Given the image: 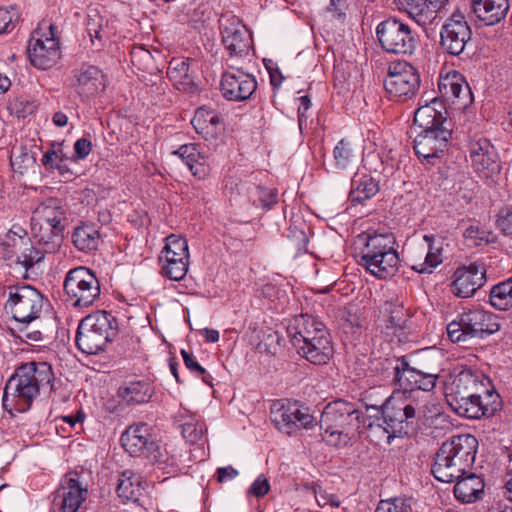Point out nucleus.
<instances>
[{"mask_svg": "<svg viewBox=\"0 0 512 512\" xmlns=\"http://www.w3.org/2000/svg\"><path fill=\"white\" fill-rule=\"evenodd\" d=\"M189 58L173 57L168 65L167 74L175 84L182 85L184 88L192 84V78L189 75Z\"/></svg>", "mask_w": 512, "mask_h": 512, "instance_id": "nucleus-45", "label": "nucleus"}, {"mask_svg": "<svg viewBox=\"0 0 512 512\" xmlns=\"http://www.w3.org/2000/svg\"><path fill=\"white\" fill-rule=\"evenodd\" d=\"M186 410L179 411L175 416L176 420L181 423L182 436L187 442L194 444L203 438L206 427L201 422L184 421Z\"/></svg>", "mask_w": 512, "mask_h": 512, "instance_id": "nucleus-46", "label": "nucleus"}, {"mask_svg": "<svg viewBox=\"0 0 512 512\" xmlns=\"http://www.w3.org/2000/svg\"><path fill=\"white\" fill-rule=\"evenodd\" d=\"M144 458L156 464L164 473L174 474L178 471L176 457L171 455L165 447L162 448L157 441H155V447L149 449Z\"/></svg>", "mask_w": 512, "mask_h": 512, "instance_id": "nucleus-43", "label": "nucleus"}, {"mask_svg": "<svg viewBox=\"0 0 512 512\" xmlns=\"http://www.w3.org/2000/svg\"><path fill=\"white\" fill-rule=\"evenodd\" d=\"M191 124L204 139H214L221 130V117L215 110L200 107L195 111Z\"/></svg>", "mask_w": 512, "mask_h": 512, "instance_id": "nucleus-33", "label": "nucleus"}, {"mask_svg": "<svg viewBox=\"0 0 512 512\" xmlns=\"http://www.w3.org/2000/svg\"><path fill=\"white\" fill-rule=\"evenodd\" d=\"M65 219V211L59 205L57 200L49 199L39 204L33 211L31 224L44 226H64L62 221Z\"/></svg>", "mask_w": 512, "mask_h": 512, "instance_id": "nucleus-35", "label": "nucleus"}, {"mask_svg": "<svg viewBox=\"0 0 512 512\" xmlns=\"http://www.w3.org/2000/svg\"><path fill=\"white\" fill-rule=\"evenodd\" d=\"M376 411V421L373 427L382 429L387 438L396 434H408L418 427L416 402L388 398L381 407H372Z\"/></svg>", "mask_w": 512, "mask_h": 512, "instance_id": "nucleus-6", "label": "nucleus"}, {"mask_svg": "<svg viewBox=\"0 0 512 512\" xmlns=\"http://www.w3.org/2000/svg\"><path fill=\"white\" fill-rule=\"evenodd\" d=\"M490 391H495V389L489 378L484 377L477 382V385H472L466 388L465 390H462L455 396H451L450 398H448L447 403H454V401L459 403V401H462L470 397H472L473 399H476L477 396L485 397V394L489 393Z\"/></svg>", "mask_w": 512, "mask_h": 512, "instance_id": "nucleus-47", "label": "nucleus"}, {"mask_svg": "<svg viewBox=\"0 0 512 512\" xmlns=\"http://www.w3.org/2000/svg\"><path fill=\"white\" fill-rule=\"evenodd\" d=\"M298 353L313 364L323 365L326 364L333 356V346L330 336L312 338V341L300 344L295 347Z\"/></svg>", "mask_w": 512, "mask_h": 512, "instance_id": "nucleus-29", "label": "nucleus"}, {"mask_svg": "<svg viewBox=\"0 0 512 512\" xmlns=\"http://www.w3.org/2000/svg\"><path fill=\"white\" fill-rule=\"evenodd\" d=\"M335 166L346 169L355 160L356 154L350 141L341 139L333 150Z\"/></svg>", "mask_w": 512, "mask_h": 512, "instance_id": "nucleus-48", "label": "nucleus"}, {"mask_svg": "<svg viewBox=\"0 0 512 512\" xmlns=\"http://www.w3.org/2000/svg\"><path fill=\"white\" fill-rule=\"evenodd\" d=\"M500 330L498 316L483 309L462 312L457 320L447 325V334L452 342H466L473 338L483 339Z\"/></svg>", "mask_w": 512, "mask_h": 512, "instance_id": "nucleus-7", "label": "nucleus"}, {"mask_svg": "<svg viewBox=\"0 0 512 512\" xmlns=\"http://www.w3.org/2000/svg\"><path fill=\"white\" fill-rule=\"evenodd\" d=\"M17 337L30 345L43 340V334L40 330H33L29 327V324H23L22 327L18 328Z\"/></svg>", "mask_w": 512, "mask_h": 512, "instance_id": "nucleus-56", "label": "nucleus"}, {"mask_svg": "<svg viewBox=\"0 0 512 512\" xmlns=\"http://www.w3.org/2000/svg\"><path fill=\"white\" fill-rule=\"evenodd\" d=\"M21 245L16 254V264L25 269L30 270L36 264L42 262L47 252L40 246H36L30 239H20Z\"/></svg>", "mask_w": 512, "mask_h": 512, "instance_id": "nucleus-39", "label": "nucleus"}, {"mask_svg": "<svg viewBox=\"0 0 512 512\" xmlns=\"http://www.w3.org/2000/svg\"><path fill=\"white\" fill-rule=\"evenodd\" d=\"M51 366L46 362H28L18 367L6 382L2 405L12 412L27 411L39 394L40 388L49 385L53 379Z\"/></svg>", "mask_w": 512, "mask_h": 512, "instance_id": "nucleus-2", "label": "nucleus"}, {"mask_svg": "<svg viewBox=\"0 0 512 512\" xmlns=\"http://www.w3.org/2000/svg\"><path fill=\"white\" fill-rule=\"evenodd\" d=\"M63 289L66 300L75 308H88L100 298V282L96 274L85 266L69 270Z\"/></svg>", "mask_w": 512, "mask_h": 512, "instance_id": "nucleus-8", "label": "nucleus"}, {"mask_svg": "<svg viewBox=\"0 0 512 512\" xmlns=\"http://www.w3.org/2000/svg\"><path fill=\"white\" fill-rule=\"evenodd\" d=\"M199 152V146L191 143L180 146L173 154L178 155L191 170V165H195L196 159H202L199 157Z\"/></svg>", "mask_w": 512, "mask_h": 512, "instance_id": "nucleus-52", "label": "nucleus"}, {"mask_svg": "<svg viewBox=\"0 0 512 512\" xmlns=\"http://www.w3.org/2000/svg\"><path fill=\"white\" fill-rule=\"evenodd\" d=\"M270 419L275 427L287 435L295 434L300 429H311L317 425L316 418L309 409L299 402H277L270 410Z\"/></svg>", "mask_w": 512, "mask_h": 512, "instance_id": "nucleus-13", "label": "nucleus"}, {"mask_svg": "<svg viewBox=\"0 0 512 512\" xmlns=\"http://www.w3.org/2000/svg\"><path fill=\"white\" fill-rule=\"evenodd\" d=\"M38 28L29 40L27 53L31 65L47 70L53 67L61 57L59 39L55 35V26L47 25L48 33H41Z\"/></svg>", "mask_w": 512, "mask_h": 512, "instance_id": "nucleus-15", "label": "nucleus"}, {"mask_svg": "<svg viewBox=\"0 0 512 512\" xmlns=\"http://www.w3.org/2000/svg\"><path fill=\"white\" fill-rule=\"evenodd\" d=\"M43 300V295L30 285L10 287L5 308L11 312L15 321L30 324L39 318Z\"/></svg>", "mask_w": 512, "mask_h": 512, "instance_id": "nucleus-11", "label": "nucleus"}, {"mask_svg": "<svg viewBox=\"0 0 512 512\" xmlns=\"http://www.w3.org/2000/svg\"><path fill=\"white\" fill-rule=\"evenodd\" d=\"M64 226H44L31 224V234L36 244L44 249V252L55 253L63 242Z\"/></svg>", "mask_w": 512, "mask_h": 512, "instance_id": "nucleus-34", "label": "nucleus"}, {"mask_svg": "<svg viewBox=\"0 0 512 512\" xmlns=\"http://www.w3.org/2000/svg\"><path fill=\"white\" fill-rule=\"evenodd\" d=\"M88 494V487L80 481L79 474L71 471L65 474L53 493L50 512H77Z\"/></svg>", "mask_w": 512, "mask_h": 512, "instance_id": "nucleus-16", "label": "nucleus"}, {"mask_svg": "<svg viewBox=\"0 0 512 512\" xmlns=\"http://www.w3.org/2000/svg\"><path fill=\"white\" fill-rule=\"evenodd\" d=\"M163 274L171 280L180 281L182 280L188 271V259L179 258H168L167 263L162 262Z\"/></svg>", "mask_w": 512, "mask_h": 512, "instance_id": "nucleus-49", "label": "nucleus"}, {"mask_svg": "<svg viewBox=\"0 0 512 512\" xmlns=\"http://www.w3.org/2000/svg\"><path fill=\"white\" fill-rule=\"evenodd\" d=\"M307 488L314 494L318 506L325 507L327 505H331L332 507H338L340 505V501L337 496L334 494H328L319 484L311 483L307 485Z\"/></svg>", "mask_w": 512, "mask_h": 512, "instance_id": "nucleus-51", "label": "nucleus"}, {"mask_svg": "<svg viewBox=\"0 0 512 512\" xmlns=\"http://www.w3.org/2000/svg\"><path fill=\"white\" fill-rule=\"evenodd\" d=\"M199 157L202 159H196L195 165H191V172L198 179H204L210 174L209 157L202 151Z\"/></svg>", "mask_w": 512, "mask_h": 512, "instance_id": "nucleus-55", "label": "nucleus"}, {"mask_svg": "<svg viewBox=\"0 0 512 512\" xmlns=\"http://www.w3.org/2000/svg\"><path fill=\"white\" fill-rule=\"evenodd\" d=\"M181 356L183 358L184 364L186 368L194 373L196 376H199L200 374L205 373V368H203L196 360L195 356L186 351L181 350Z\"/></svg>", "mask_w": 512, "mask_h": 512, "instance_id": "nucleus-60", "label": "nucleus"}, {"mask_svg": "<svg viewBox=\"0 0 512 512\" xmlns=\"http://www.w3.org/2000/svg\"><path fill=\"white\" fill-rule=\"evenodd\" d=\"M270 490V484L266 477L259 475L251 484L248 493L256 498L264 497Z\"/></svg>", "mask_w": 512, "mask_h": 512, "instance_id": "nucleus-57", "label": "nucleus"}, {"mask_svg": "<svg viewBox=\"0 0 512 512\" xmlns=\"http://www.w3.org/2000/svg\"><path fill=\"white\" fill-rule=\"evenodd\" d=\"M451 409L459 416L468 419H480L482 417H491L502 407L500 395L496 391H490L485 397H472L448 404Z\"/></svg>", "mask_w": 512, "mask_h": 512, "instance_id": "nucleus-21", "label": "nucleus"}, {"mask_svg": "<svg viewBox=\"0 0 512 512\" xmlns=\"http://www.w3.org/2000/svg\"><path fill=\"white\" fill-rule=\"evenodd\" d=\"M410 507L405 501L399 498L392 500H381L375 512H408Z\"/></svg>", "mask_w": 512, "mask_h": 512, "instance_id": "nucleus-54", "label": "nucleus"}, {"mask_svg": "<svg viewBox=\"0 0 512 512\" xmlns=\"http://www.w3.org/2000/svg\"><path fill=\"white\" fill-rule=\"evenodd\" d=\"M489 303L499 311L512 308V276L492 286L489 292Z\"/></svg>", "mask_w": 512, "mask_h": 512, "instance_id": "nucleus-41", "label": "nucleus"}, {"mask_svg": "<svg viewBox=\"0 0 512 512\" xmlns=\"http://www.w3.org/2000/svg\"><path fill=\"white\" fill-rule=\"evenodd\" d=\"M478 440L470 434L452 436L438 449L431 473L440 482L451 483L466 475L475 462Z\"/></svg>", "mask_w": 512, "mask_h": 512, "instance_id": "nucleus-3", "label": "nucleus"}, {"mask_svg": "<svg viewBox=\"0 0 512 512\" xmlns=\"http://www.w3.org/2000/svg\"><path fill=\"white\" fill-rule=\"evenodd\" d=\"M471 37L472 31L464 16L453 13L441 27L440 46L447 54L459 56L465 51Z\"/></svg>", "mask_w": 512, "mask_h": 512, "instance_id": "nucleus-19", "label": "nucleus"}, {"mask_svg": "<svg viewBox=\"0 0 512 512\" xmlns=\"http://www.w3.org/2000/svg\"><path fill=\"white\" fill-rule=\"evenodd\" d=\"M92 151V142L82 137L74 143V158L78 160L85 159Z\"/></svg>", "mask_w": 512, "mask_h": 512, "instance_id": "nucleus-58", "label": "nucleus"}, {"mask_svg": "<svg viewBox=\"0 0 512 512\" xmlns=\"http://www.w3.org/2000/svg\"><path fill=\"white\" fill-rule=\"evenodd\" d=\"M484 378V375L470 367H455L445 382L446 401L466 388L477 385V382Z\"/></svg>", "mask_w": 512, "mask_h": 512, "instance_id": "nucleus-30", "label": "nucleus"}, {"mask_svg": "<svg viewBox=\"0 0 512 512\" xmlns=\"http://www.w3.org/2000/svg\"><path fill=\"white\" fill-rule=\"evenodd\" d=\"M259 199L264 207H270L277 202V192L273 189L264 188L261 186H254Z\"/></svg>", "mask_w": 512, "mask_h": 512, "instance_id": "nucleus-61", "label": "nucleus"}, {"mask_svg": "<svg viewBox=\"0 0 512 512\" xmlns=\"http://www.w3.org/2000/svg\"><path fill=\"white\" fill-rule=\"evenodd\" d=\"M121 445L131 456L145 457L149 449L155 447V440L150 433V427L146 423H138L129 426L120 438Z\"/></svg>", "mask_w": 512, "mask_h": 512, "instance_id": "nucleus-24", "label": "nucleus"}, {"mask_svg": "<svg viewBox=\"0 0 512 512\" xmlns=\"http://www.w3.org/2000/svg\"><path fill=\"white\" fill-rule=\"evenodd\" d=\"M221 35L222 43L229 53L225 59L226 66L237 68L239 60H244L252 48V36L245 25L235 17L222 26Z\"/></svg>", "mask_w": 512, "mask_h": 512, "instance_id": "nucleus-17", "label": "nucleus"}, {"mask_svg": "<svg viewBox=\"0 0 512 512\" xmlns=\"http://www.w3.org/2000/svg\"><path fill=\"white\" fill-rule=\"evenodd\" d=\"M231 69L235 72L225 71L222 74L221 92L223 97L237 102L249 99L257 89L255 76L246 72L239 63H237V68Z\"/></svg>", "mask_w": 512, "mask_h": 512, "instance_id": "nucleus-20", "label": "nucleus"}, {"mask_svg": "<svg viewBox=\"0 0 512 512\" xmlns=\"http://www.w3.org/2000/svg\"><path fill=\"white\" fill-rule=\"evenodd\" d=\"M486 281V269L483 264L472 263L460 267L454 273L452 292L461 298L471 297Z\"/></svg>", "mask_w": 512, "mask_h": 512, "instance_id": "nucleus-22", "label": "nucleus"}, {"mask_svg": "<svg viewBox=\"0 0 512 512\" xmlns=\"http://www.w3.org/2000/svg\"><path fill=\"white\" fill-rule=\"evenodd\" d=\"M448 0H405V11L419 25H426L434 19V14L445 7Z\"/></svg>", "mask_w": 512, "mask_h": 512, "instance_id": "nucleus-32", "label": "nucleus"}, {"mask_svg": "<svg viewBox=\"0 0 512 512\" xmlns=\"http://www.w3.org/2000/svg\"><path fill=\"white\" fill-rule=\"evenodd\" d=\"M472 166L479 177L489 186H494L501 179L499 156L491 142L482 136L475 135L469 142Z\"/></svg>", "mask_w": 512, "mask_h": 512, "instance_id": "nucleus-12", "label": "nucleus"}, {"mask_svg": "<svg viewBox=\"0 0 512 512\" xmlns=\"http://www.w3.org/2000/svg\"><path fill=\"white\" fill-rule=\"evenodd\" d=\"M438 90L442 98L452 103L458 101L459 104L467 106L472 100L470 87L458 72L440 77Z\"/></svg>", "mask_w": 512, "mask_h": 512, "instance_id": "nucleus-26", "label": "nucleus"}, {"mask_svg": "<svg viewBox=\"0 0 512 512\" xmlns=\"http://www.w3.org/2000/svg\"><path fill=\"white\" fill-rule=\"evenodd\" d=\"M382 309L383 313L388 317L389 325L387 328L402 330L406 327L407 313L403 302L397 297L386 300Z\"/></svg>", "mask_w": 512, "mask_h": 512, "instance_id": "nucleus-42", "label": "nucleus"}, {"mask_svg": "<svg viewBox=\"0 0 512 512\" xmlns=\"http://www.w3.org/2000/svg\"><path fill=\"white\" fill-rule=\"evenodd\" d=\"M117 331V319L110 312H94L80 321L75 338L76 346L84 354H98L113 341Z\"/></svg>", "mask_w": 512, "mask_h": 512, "instance_id": "nucleus-5", "label": "nucleus"}, {"mask_svg": "<svg viewBox=\"0 0 512 512\" xmlns=\"http://www.w3.org/2000/svg\"><path fill=\"white\" fill-rule=\"evenodd\" d=\"M384 88L390 100L405 102L413 98L420 88L417 69L406 61L394 62L389 66Z\"/></svg>", "mask_w": 512, "mask_h": 512, "instance_id": "nucleus-10", "label": "nucleus"}, {"mask_svg": "<svg viewBox=\"0 0 512 512\" xmlns=\"http://www.w3.org/2000/svg\"><path fill=\"white\" fill-rule=\"evenodd\" d=\"M454 495L462 503H473L481 498L484 492V481L475 473L463 475L455 479Z\"/></svg>", "mask_w": 512, "mask_h": 512, "instance_id": "nucleus-31", "label": "nucleus"}, {"mask_svg": "<svg viewBox=\"0 0 512 512\" xmlns=\"http://www.w3.org/2000/svg\"><path fill=\"white\" fill-rule=\"evenodd\" d=\"M416 413L418 416L419 426L420 423L425 425L434 416L439 415L440 411L438 409V405L435 403H425L420 405V403L416 402Z\"/></svg>", "mask_w": 512, "mask_h": 512, "instance_id": "nucleus-53", "label": "nucleus"}, {"mask_svg": "<svg viewBox=\"0 0 512 512\" xmlns=\"http://www.w3.org/2000/svg\"><path fill=\"white\" fill-rule=\"evenodd\" d=\"M323 431L322 440L334 447H345L361 433L362 427L373 428L371 414L365 417L357 403L337 399L328 403L321 413L319 421Z\"/></svg>", "mask_w": 512, "mask_h": 512, "instance_id": "nucleus-1", "label": "nucleus"}, {"mask_svg": "<svg viewBox=\"0 0 512 512\" xmlns=\"http://www.w3.org/2000/svg\"><path fill=\"white\" fill-rule=\"evenodd\" d=\"M41 161L48 169H58L61 173L64 171V166L58 163V151L54 149L46 151Z\"/></svg>", "mask_w": 512, "mask_h": 512, "instance_id": "nucleus-63", "label": "nucleus"}, {"mask_svg": "<svg viewBox=\"0 0 512 512\" xmlns=\"http://www.w3.org/2000/svg\"><path fill=\"white\" fill-rule=\"evenodd\" d=\"M424 240L429 244V250L422 263L413 265V270L418 273H431L434 268L442 263V246L443 241L436 239L434 235H425Z\"/></svg>", "mask_w": 512, "mask_h": 512, "instance_id": "nucleus-40", "label": "nucleus"}, {"mask_svg": "<svg viewBox=\"0 0 512 512\" xmlns=\"http://www.w3.org/2000/svg\"><path fill=\"white\" fill-rule=\"evenodd\" d=\"M508 10V0H472L473 13L488 26L501 22Z\"/></svg>", "mask_w": 512, "mask_h": 512, "instance_id": "nucleus-28", "label": "nucleus"}, {"mask_svg": "<svg viewBox=\"0 0 512 512\" xmlns=\"http://www.w3.org/2000/svg\"><path fill=\"white\" fill-rule=\"evenodd\" d=\"M287 333L294 347L312 341V338L320 337L321 334L329 336L325 325L307 314L294 317L287 327Z\"/></svg>", "mask_w": 512, "mask_h": 512, "instance_id": "nucleus-23", "label": "nucleus"}, {"mask_svg": "<svg viewBox=\"0 0 512 512\" xmlns=\"http://www.w3.org/2000/svg\"><path fill=\"white\" fill-rule=\"evenodd\" d=\"M379 192V182L375 177L365 174H355L351 181L349 201L352 204H362Z\"/></svg>", "mask_w": 512, "mask_h": 512, "instance_id": "nucleus-36", "label": "nucleus"}, {"mask_svg": "<svg viewBox=\"0 0 512 512\" xmlns=\"http://www.w3.org/2000/svg\"><path fill=\"white\" fill-rule=\"evenodd\" d=\"M421 104L414 113V123L421 129H430L432 127H451L447 118V110L442 100L434 97L430 102L422 100Z\"/></svg>", "mask_w": 512, "mask_h": 512, "instance_id": "nucleus-25", "label": "nucleus"}, {"mask_svg": "<svg viewBox=\"0 0 512 512\" xmlns=\"http://www.w3.org/2000/svg\"><path fill=\"white\" fill-rule=\"evenodd\" d=\"M376 36L382 49L392 54L411 55L417 48L416 35L410 26L397 18H387L376 28Z\"/></svg>", "mask_w": 512, "mask_h": 512, "instance_id": "nucleus-9", "label": "nucleus"}, {"mask_svg": "<svg viewBox=\"0 0 512 512\" xmlns=\"http://www.w3.org/2000/svg\"><path fill=\"white\" fill-rule=\"evenodd\" d=\"M140 477L130 471L122 473L116 491L118 496L131 501H137L141 495Z\"/></svg>", "mask_w": 512, "mask_h": 512, "instance_id": "nucleus-44", "label": "nucleus"}, {"mask_svg": "<svg viewBox=\"0 0 512 512\" xmlns=\"http://www.w3.org/2000/svg\"><path fill=\"white\" fill-rule=\"evenodd\" d=\"M77 81V92L86 97L103 91L106 87L105 75L96 66L82 65L74 72Z\"/></svg>", "mask_w": 512, "mask_h": 512, "instance_id": "nucleus-27", "label": "nucleus"}, {"mask_svg": "<svg viewBox=\"0 0 512 512\" xmlns=\"http://www.w3.org/2000/svg\"><path fill=\"white\" fill-rule=\"evenodd\" d=\"M15 28V21L10 11L0 8V35L10 33Z\"/></svg>", "mask_w": 512, "mask_h": 512, "instance_id": "nucleus-62", "label": "nucleus"}, {"mask_svg": "<svg viewBox=\"0 0 512 512\" xmlns=\"http://www.w3.org/2000/svg\"><path fill=\"white\" fill-rule=\"evenodd\" d=\"M34 158L28 153H20V155H11V165L15 171L22 173V169L27 168V165L33 162Z\"/></svg>", "mask_w": 512, "mask_h": 512, "instance_id": "nucleus-64", "label": "nucleus"}, {"mask_svg": "<svg viewBox=\"0 0 512 512\" xmlns=\"http://www.w3.org/2000/svg\"><path fill=\"white\" fill-rule=\"evenodd\" d=\"M175 253H178V256H180L182 259L189 258L187 241L172 234L166 238V244L161 251V254L162 257H169L168 255L174 257Z\"/></svg>", "mask_w": 512, "mask_h": 512, "instance_id": "nucleus-50", "label": "nucleus"}, {"mask_svg": "<svg viewBox=\"0 0 512 512\" xmlns=\"http://www.w3.org/2000/svg\"><path fill=\"white\" fill-rule=\"evenodd\" d=\"M72 243L82 252L89 253L97 250L100 243V233L93 224H83L74 228Z\"/></svg>", "mask_w": 512, "mask_h": 512, "instance_id": "nucleus-37", "label": "nucleus"}, {"mask_svg": "<svg viewBox=\"0 0 512 512\" xmlns=\"http://www.w3.org/2000/svg\"><path fill=\"white\" fill-rule=\"evenodd\" d=\"M363 242L359 264L378 279H390L396 275L400 258L395 249L396 238L387 229L368 230Z\"/></svg>", "mask_w": 512, "mask_h": 512, "instance_id": "nucleus-4", "label": "nucleus"}, {"mask_svg": "<svg viewBox=\"0 0 512 512\" xmlns=\"http://www.w3.org/2000/svg\"><path fill=\"white\" fill-rule=\"evenodd\" d=\"M451 134V127L448 126L422 129L413 141L416 155L433 164L434 159L440 158L447 151Z\"/></svg>", "mask_w": 512, "mask_h": 512, "instance_id": "nucleus-18", "label": "nucleus"}, {"mask_svg": "<svg viewBox=\"0 0 512 512\" xmlns=\"http://www.w3.org/2000/svg\"><path fill=\"white\" fill-rule=\"evenodd\" d=\"M393 369V382L404 391H431L439 378L437 368H415L412 367L406 356L396 358Z\"/></svg>", "mask_w": 512, "mask_h": 512, "instance_id": "nucleus-14", "label": "nucleus"}, {"mask_svg": "<svg viewBox=\"0 0 512 512\" xmlns=\"http://www.w3.org/2000/svg\"><path fill=\"white\" fill-rule=\"evenodd\" d=\"M498 228L506 236H512V209L502 210L497 220Z\"/></svg>", "mask_w": 512, "mask_h": 512, "instance_id": "nucleus-59", "label": "nucleus"}, {"mask_svg": "<svg viewBox=\"0 0 512 512\" xmlns=\"http://www.w3.org/2000/svg\"><path fill=\"white\" fill-rule=\"evenodd\" d=\"M152 394L153 389L145 381L130 382L118 389V396L130 405L147 403Z\"/></svg>", "mask_w": 512, "mask_h": 512, "instance_id": "nucleus-38", "label": "nucleus"}]
</instances>
